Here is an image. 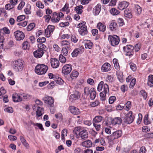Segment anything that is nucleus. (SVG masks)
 <instances>
[{
  "label": "nucleus",
  "mask_w": 153,
  "mask_h": 153,
  "mask_svg": "<svg viewBox=\"0 0 153 153\" xmlns=\"http://www.w3.org/2000/svg\"><path fill=\"white\" fill-rule=\"evenodd\" d=\"M24 62L21 59H16L12 63L13 69L17 72L21 71L24 68Z\"/></svg>",
  "instance_id": "nucleus-1"
},
{
  "label": "nucleus",
  "mask_w": 153,
  "mask_h": 153,
  "mask_svg": "<svg viewBox=\"0 0 153 153\" xmlns=\"http://www.w3.org/2000/svg\"><path fill=\"white\" fill-rule=\"evenodd\" d=\"M122 118L123 124H129L133 122L134 117L133 115L132 112L129 111L128 113L125 114L124 116L122 117Z\"/></svg>",
  "instance_id": "nucleus-2"
},
{
  "label": "nucleus",
  "mask_w": 153,
  "mask_h": 153,
  "mask_svg": "<svg viewBox=\"0 0 153 153\" xmlns=\"http://www.w3.org/2000/svg\"><path fill=\"white\" fill-rule=\"evenodd\" d=\"M48 69L47 66L43 64H41L38 65L36 67L35 71L37 74L42 75L45 74Z\"/></svg>",
  "instance_id": "nucleus-3"
},
{
  "label": "nucleus",
  "mask_w": 153,
  "mask_h": 153,
  "mask_svg": "<svg viewBox=\"0 0 153 153\" xmlns=\"http://www.w3.org/2000/svg\"><path fill=\"white\" fill-rule=\"evenodd\" d=\"M108 39L110 44L113 46L118 45L120 40L119 37L116 35H109Z\"/></svg>",
  "instance_id": "nucleus-4"
},
{
  "label": "nucleus",
  "mask_w": 153,
  "mask_h": 153,
  "mask_svg": "<svg viewBox=\"0 0 153 153\" xmlns=\"http://www.w3.org/2000/svg\"><path fill=\"white\" fill-rule=\"evenodd\" d=\"M122 134V131L119 130L113 132L111 135L107 136L109 142H112L115 139L120 137Z\"/></svg>",
  "instance_id": "nucleus-5"
},
{
  "label": "nucleus",
  "mask_w": 153,
  "mask_h": 153,
  "mask_svg": "<svg viewBox=\"0 0 153 153\" xmlns=\"http://www.w3.org/2000/svg\"><path fill=\"white\" fill-rule=\"evenodd\" d=\"M85 24V22H84L83 23H80L77 25V27L79 28L78 31L82 36H84L87 34L88 33L87 26L84 25Z\"/></svg>",
  "instance_id": "nucleus-6"
},
{
  "label": "nucleus",
  "mask_w": 153,
  "mask_h": 153,
  "mask_svg": "<svg viewBox=\"0 0 153 153\" xmlns=\"http://www.w3.org/2000/svg\"><path fill=\"white\" fill-rule=\"evenodd\" d=\"M123 50L126 53L125 54L126 56H132L133 55L134 52L133 50L134 47L131 45H128L123 47Z\"/></svg>",
  "instance_id": "nucleus-7"
},
{
  "label": "nucleus",
  "mask_w": 153,
  "mask_h": 153,
  "mask_svg": "<svg viewBox=\"0 0 153 153\" xmlns=\"http://www.w3.org/2000/svg\"><path fill=\"white\" fill-rule=\"evenodd\" d=\"M109 87L108 85L105 84L103 85V91L100 93V99L102 101H104L106 99V94L109 92Z\"/></svg>",
  "instance_id": "nucleus-8"
},
{
  "label": "nucleus",
  "mask_w": 153,
  "mask_h": 153,
  "mask_svg": "<svg viewBox=\"0 0 153 153\" xmlns=\"http://www.w3.org/2000/svg\"><path fill=\"white\" fill-rule=\"evenodd\" d=\"M42 100L45 103L48 105L50 107L54 106V100L52 97L46 95L43 98Z\"/></svg>",
  "instance_id": "nucleus-9"
},
{
  "label": "nucleus",
  "mask_w": 153,
  "mask_h": 153,
  "mask_svg": "<svg viewBox=\"0 0 153 153\" xmlns=\"http://www.w3.org/2000/svg\"><path fill=\"white\" fill-rule=\"evenodd\" d=\"M14 34L16 40L18 41L23 40L25 37L24 33L20 30L16 31Z\"/></svg>",
  "instance_id": "nucleus-10"
},
{
  "label": "nucleus",
  "mask_w": 153,
  "mask_h": 153,
  "mask_svg": "<svg viewBox=\"0 0 153 153\" xmlns=\"http://www.w3.org/2000/svg\"><path fill=\"white\" fill-rule=\"evenodd\" d=\"M71 65L70 64H66L62 67V73L65 75H68L71 72Z\"/></svg>",
  "instance_id": "nucleus-11"
},
{
  "label": "nucleus",
  "mask_w": 153,
  "mask_h": 153,
  "mask_svg": "<svg viewBox=\"0 0 153 153\" xmlns=\"http://www.w3.org/2000/svg\"><path fill=\"white\" fill-rule=\"evenodd\" d=\"M54 29V26L53 25H48L45 30V34L47 37H49L51 35Z\"/></svg>",
  "instance_id": "nucleus-12"
},
{
  "label": "nucleus",
  "mask_w": 153,
  "mask_h": 153,
  "mask_svg": "<svg viewBox=\"0 0 153 153\" xmlns=\"http://www.w3.org/2000/svg\"><path fill=\"white\" fill-rule=\"evenodd\" d=\"M80 97L79 93L77 91L74 92L73 94L71 95L69 97V100L71 102L78 99Z\"/></svg>",
  "instance_id": "nucleus-13"
},
{
  "label": "nucleus",
  "mask_w": 153,
  "mask_h": 153,
  "mask_svg": "<svg viewBox=\"0 0 153 153\" xmlns=\"http://www.w3.org/2000/svg\"><path fill=\"white\" fill-rule=\"evenodd\" d=\"M129 3L126 1H123L120 2L118 6V8L120 10H123L127 8L128 6Z\"/></svg>",
  "instance_id": "nucleus-14"
},
{
  "label": "nucleus",
  "mask_w": 153,
  "mask_h": 153,
  "mask_svg": "<svg viewBox=\"0 0 153 153\" xmlns=\"http://www.w3.org/2000/svg\"><path fill=\"white\" fill-rule=\"evenodd\" d=\"M84 51V48L83 47H81V49L76 48L71 53L73 57H76L78 55L82 53Z\"/></svg>",
  "instance_id": "nucleus-15"
},
{
  "label": "nucleus",
  "mask_w": 153,
  "mask_h": 153,
  "mask_svg": "<svg viewBox=\"0 0 153 153\" xmlns=\"http://www.w3.org/2000/svg\"><path fill=\"white\" fill-rule=\"evenodd\" d=\"M51 63L52 67L54 68H57L59 66V62L56 58L51 59Z\"/></svg>",
  "instance_id": "nucleus-16"
},
{
  "label": "nucleus",
  "mask_w": 153,
  "mask_h": 153,
  "mask_svg": "<svg viewBox=\"0 0 153 153\" xmlns=\"http://www.w3.org/2000/svg\"><path fill=\"white\" fill-rule=\"evenodd\" d=\"M69 110L72 114L74 115H78L80 113L79 109L74 106H70Z\"/></svg>",
  "instance_id": "nucleus-17"
},
{
  "label": "nucleus",
  "mask_w": 153,
  "mask_h": 153,
  "mask_svg": "<svg viewBox=\"0 0 153 153\" xmlns=\"http://www.w3.org/2000/svg\"><path fill=\"white\" fill-rule=\"evenodd\" d=\"M44 53L43 50L41 49H38L33 53L34 56L37 58L42 57Z\"/></svg>",
  "instance_id": "nucleus-18"
},
{
  "label": "nucleus",
  "mask_w": 153,
  "mask_h": 153,
  "mask_svg": "<svg viewBox=\"0 0 153 153\" xmlns=\"http://www.w3.org/2000/svg\"><path fill=\"white\" fill-rule=\"evenodd\" d=\"M121 123H123L122 119L119 117H115L111 120V123L113 125H120Z\"/></svg>",
  "instance_id": "nucleus-19"
},
{
  "label": "nucleus",
  "mask_w": 153,
  "mask_h": 153,
  "mask_svg": "<svg viewBox=\"0 0 153 153\" xmlns=\"http://www.w3.org/2000/svg\"><path fill=\"white\" fill-rule=\"evenodd\" d=\"M79 135L81 138L83 140H85L88 137V133L86 129H83L81 131Z\"/></svg>",
  "instance_id": "nucleus-20"
},
{
  "label": "nucleus",
  "mask_w": 153,
  "mask_h": 153,
  "mask_svg": "<svg viewBox=\"0 0 153 153\" xmlns=\"http://www.w3.org/2000/svg\"><path fill=\"white\" fill-rule=\"evenodd\" d=\"M110 64L108 63H105L102 66L101 70L103 72L108 71L110 70Z\"/></svg>",
  "instance_id": "nucleus-21"
},
{
  "label": "nucleus",
  "mask_w": 153,
  "mask_h": 153,
  "mask_svg": "<svg viewBox=\"0 0 153 153\" xmlns=\"http://www.w3.org/2000/svg\"><path fill=\"white\" fill-rule=\"evenodd\" d=\"M124 15L125 17L129 19L132 18L133 16L131 9H127L125 10L124 11Z\"/></svg>",
  "instance_id": "nucleus-22"
},
{
  "label": "nucleus",
  "mask_w": 153,
  "mask_h": 153,
  "mask_svg": "<svg viewBox=\"0 0 153 153\" xmlns=\"http://www.w3.org/2000/svg\"><path fill=\"white\" fill-rule=\"evenodd\" d=\"M101 5L98 4L94 8L93 12L96 16L98 15L100 13L101 10Z\"/></svg>",
  "instance_id": "nucleus-23"
},
{
  "label": "nucleus",
  "mask_w": 153,
  "mask_h": 153,
  "mask_svg": "<svg viewBox=\"0 0 153 153\" xmlns=\"http://www.w3.org/2000/svg\"><path fill=\"white\" fill-rule=\"evenodd\" d=\"M82 146L87 148L91 147L92 145H94L92 142L90 140L84 141L82 143Z\"/></svg>",
  "instance_id": "nucleus-24"
},
{
  "label": "nucleus",
  "mask_w": 153,
  "mask_h": 153,
  "mask_svg": "<svg viewBox=\"0 0 153 153\" xmlns=\"http://www.w3.org/2000/svg\"><path fill=\"white\" fill-rule=\"evenodd\" d=\"M103 119V117L101 116H96L93 119V123L99 124Z\"/></svg>",
  "instance_id": "nucleus-25"
},
{
  "label": "nucleus",
  "mask_w": 153,
  "mask_h": 153,
  "mask_svg": "<svg viewBox=\"0 0 153 153\" xmlns=\"http://www.w3.org/2000/svg\"><path fill=\"white\" fill-rule=\"evenodd\" d=\"M97 27L100 31L102 32H104L106 30V26L101 22H99L97 24Z\"/></svg>",
  "instance_id": "nucleus-26"
},
{
  "label": "nucleus",
  "mask_w": 153,
  "mask_h": 153,
  "mask_svg": "<svg viewBox=\"0 0 153 153\" xmlns=\"http://www.w3.org/2000/svg\"><path fill=\"white\" fill-rule=\"evenodd\" d=\"M89 94L90 98L91 100H94L95 99L96 95V92L94 88H91V90Z\"/></svg>",
  "instance_id": "nucleus-27"
},
{
  "label": "nucleus",
  "mask_w": 153,
  "mask_h": 153,
  "mask_svg": "<svg viewBox=\"0 0 153 153\" xmlns=\"http://www.w3.org/2000/svg\"><path fill=\"white\" fill-rule=\"evenodd\" d=\"M13 100L14 102H19L22 100L21 97L17 94L13 95L12 96Z\"/></svg>",
  "instance_id": "nucleus-28"
},
{
  "label": "nucleus",
  "mask_w": 153,
  "mask_h": 153,
  "mask_svg": "<svg viewBox=\"0 0 153 153\" xmlns=\"http://www.w3.org/2000/svg\"><path fill=\"white\" fill-rule=\"evenodd\" d=\"M43 108L38 107L36 111V117H38L42 116L43 111Z\"/></svg>",
  "instance_id": "nucleus-29"
},
{
  "label": "nucleus",
  "mask_w": 153,
  "mask_h": 153,
  "mask_svg": "<svg viewBox=\"0 0 153 153\" xmlns=\"http://www.w3.org/2000/svg\"><path fill=\"white\" fill-rule=\"evenodd\" d=\"M148 85L150 87L153 86V75H150L148 77Z\"/></svg>",
  "instance_id": "nucleus-30"
},
{
  "label": "nucleus",
  "mask_w": 153,
  "mask_h": 153,
  "mask_svg": "<svg viewBox=\"0 0 153 153\" xmlns=\"http://www.w3.org/2000/svg\"><path fill=\"white\" fill-rule=\"evenodd\" d=\"M61 44L62 46H65V47L68 49H71L70 43L69 42L66 40H63L61 42Z\"/></svg>",
  "instance_id": "nucleus-31"
},
{
  "label": "nucleus",
  "mask_w": 153,
  "mask_h": 153,
  "mask_svg": "<svg viewBox=\"0 0 153 153\" xmlns=\"http://www.w3.org/2000/svg\"><path fill=\"white\" fill-rule=\"evenodd\" d=\"M83 8L82 5H79L76 7L75 10H76V13L78 14H81L82 12V9Z\"/></svg>",
  "instance_id": "nucleus-32"
},
{
  "label": "nucleus",
  "mask_w": 153,
  "mask_h": 153,
  "mask_svg": "<svg viewBox=\"0 0 153 153\" xmlns=\"http://www.w3.org/2000/svg\"><path fill=\"white\" fill-rule=\"evenodd\" d=\"M117 27V23L115 22H111L109 25V28L111 30H115Z\"/></svg>",
  "instance_id": "nucleus-33"
},
{
  "label": "nucleus",
  "mask_w": 153,
  "mask_h": 153,
  "mask_svg": "<svg viewBox=\"0 0 153 153\" xmlns=\"http://www.w3.org/2000/svg\"><path fill=\"white\" fill-rule=\"evenodd\" d=\"M93 46L92 43L90 40H87L86 42L85 45V48L91 49Z\"/></svg>",
  "instance_id": "nucleus-34"
},
{
  "label": "nucleus",
  "mask_w": 153,
  "mask_h": 153,
  "mask_svg": "<svg viewBox=\"0 0 153 153\" xmlns=\"http://www.w3.org/2000/svg\"><path fill=\"white\" fill-rule=\"evenodd\" d=\"M134 10L136 13L138 15H139L140 14L142 11L141 7L137 4L135 5Z\"/></svg>",
  "instance_id": "nucleus-35"
},
{
  "label": "nucleus",
  "mask_w": 153,
  "mask_h": 153,
  "mask_svg": "<svg viewBox=\"0 0 153 153\" xmlns=\"http://www.w3.org/2000/svg\"><path fill=\"white\" fill-rule=\"evenodd\" d=\"M117 75L119 81L121 82H122L123 81V73L121 71L117 73Z\"/></svg>",
  "instance_id": "nucleus-36"
},
{
  "label": "nucleus",
  "mask_w": 153,
  "mask_h": 153,
  "mask_svg": "<svg viewBox=\"0 0 153 153\" xmlns=\"http://www.w3.org/2000/svg\"><path fill=\"white\" fill-rule=\"evenodd\" d=\"M38 49H41L43 50V51H46L47 49V48L46 47V46L42 43H40L38 45Z\"/></svg>",
  "instance_id": "nucleus-37"
},
{
  "label": "nucleus",
  "mask_w": 153,
  "mask_h": 153,
  "mask_svg": "<svg viewBox=\"0 0 153 153\" xmlns=\"http://www.w3.org/2000/svg\"><path fill=\"white\" fill-rule=\"evenodd\" d=\"M111 14L113 15H118L120 13L119 10L115 8H112L110 10Z\"/></svg>",
  "instance_id": "nucleus-38"
},
{
  "label": "nucleus",
  "mask_w": 153,
  "mask_h": 153,
  "mask_svg": "<svg viewBox=\"0 0 153 153\" xmlns=\"http://www.w3.org/2000/svg\"><path fill=\"white\" fill-rule=\"evenodd\" d=\"M22 48L24 50H27L29 48L30 46L27 41L24 42L22 44Z\"/></svg>",
  "instance_id": "nucleus-39"
},
{
  "label": "nucleus",
  "mask_w": 153,
  "mask_h": 153,
  "mask_svg": "<svg viewBox=\"0 0 153 153\" xmlns=\"http://www.w3.org/2000/svg\"><path fill=\"white\" fill-rule=\"evenodd\" d=\"M82 130L79 127H76L73 130V133L76 135H78V134H79L80 132Z\"/></svg>",
  "instance_id": "nucleus-40"
},
{
  "label": "nucleus",
  "mask_w": 153,
  "mask_h": 153,
  "mask_svg": "<svg viewBox=\"0 0 153 153\" xmlns=\"http://www.w3.org/2000/svg\"><path fill=\"white\" fill-rule=\"evenodd\" d=\"M25 18V16L21 15L18 16L17 18L16 22H17L23 21Z\"/></svg>",
  "instance_id": "nucleus-41"
},
{
  "label": "nucleus",
  "mask_w": 153,
  "mask_h": 153,
  "mask_svg": "<svg viewBox=\"0 0 153 153\" xmlns=\"http://www.w3.org/2000/svg\"><path fill=\"white\" fill-rule=\"evenodd\" d=\"M35 26V24L34 23H32L29 24L27 27V29L28 31L32 30Z\"/></svg>",
  "instance_id": "nucleus-42"
},
{
  "label": "nucleus",
  "mask_w": 153,
  "mask_h": 153,
  "mask_svg": "<svg viewBox=\"0 0 153 153\" xmlns=\"http://www.w3.org/2000/svg\"><path fill=\"white\" fill-rule=\"evenodd\" d=\"M0 33H4L6 34H8L10 33L9 30L6 27H4L3 29L0 30Z\"/></svg>",
  "instance_id": "nucleus-43"
},
{
  "label": "nucleus",
  "mask_w": 153,
  "mask_h": 153,
  "mask_svg": "<svg viewBox=\"0 0 153 153\" xmlns=\"http://www.w3.org/2000/svg\"><path fill=\"white\" fill-rule=\"evenodd\" d=\"M104 85V82L103 81L100 82L98 85L97 88V90L99 91H101L102 90L103 87V85Z\"/></svg>",
  "instance_id": "nucleus-44"
},
{
  "label": "nucleus",
  "mask_w": 153,
  "mask_h": 153,
  "mask_svg": "<svg viewBox=\"0 0 153 153\" xmlns=\"http://www.w3.org/2000/svg\"><path fill=\"white\" fill-rule=\"evenodd\" d=\"M31 124L33 125L34 126H37L39 127V128L42 131H43L44 130V129L42 125L41 124L38 123H35L32 122H31Z\"/></svg>",
  "instance_id": "nucleus-45"
},
{
  "label": "nucleus",
  "mask_w": 153,
  "mask_h": 153,
  "mask_svg": "<svg viewBox=\"0 0 153 153\" xmlns=\"http://www.w3.org/2000/svg\"><path fill=\"white\" fill-rule=\"evenodd\" d=\"M91 88H90L88 87H86L84 88V91L85 94L86 95H88L90 93Z\"/></svg>",
  "instance_id": "nucleus-46"
},
{
  "label": "nucleus",
  "mask_w": 153,
  "mask_h": 153,
  "mask_svg": "<svg viewBox=\"0 0 153 153\" xmlns=\"http://www.w3.org/2000/svg\"><path fill=\"white\" fill-rule=\"evenodd\" d=\"M17 25L18 26H20L23 27L26 26L27 24V22L26 21H22L21 22H18Z\"/></svg>",
  "instance_id": "nucleus-47"
},
{
  "label": "nucleus",
  "mask_w": 153,
  "mask_h": 153,
  "mask_svg": "<svg viewBox=\"0 0 153 153\" xmlns=\"http://www.w3.org/2000/svg\"><path fill=\"white\" fill-rule=\"evenodd\" d=\"M129 65L131 69L133 71H135L136 70V66L135 64L132 62L129 63Z\"/></svg>",
  "instance_id": "nucleus-48"
},
{
  "label": "nucleus",
  "mask_w": 153,
  "mask_h": 153,
  "mask_svg": "<svg viewBox=\"0 0 153 153\" xmlns=\"http://www.w3.org/2000/svg\"><path fill=\"white\" fill-rule=\"evenodd\" d=\"M100 104V102L98 100H96L95 102H91L90 105L91 107H95L98 105Z\"/></svg>",
  "instance_id": "nucleus-49"
},
{
  "label": "nucleus",
  "mask_w": 153,
  "mask_h": 153,
  "mask_svg": "<svg viewBox=\"0 0 153 153\" xmlns=\"http://www.w3.org/2000/svg\"><path fill=\"white\" fill-rule=\"evenodd\" d=\"M144 123L146 125H148L150 124L151 122L150 121L148 120V115L147 114V115H146L144 119Z\"/></svg>",
  "instance_id": "nucleus-50"
},
{
  "label": "nucleus",
  "mask_w": 153,
  "mask_h": 153,
  "mask_svg": "<svg viewBox=\"0 0 153 153\" xmlns=\"http://www.w3.org/2000/svg\"><path fill=\"white\" fill-rule=\"evenodd\" d=\"M59 59L60 61L62 63H65L66 61V58L62 55H59Z\"/></svg>",
  "instance_id": "nucleus-51"
},
{
  "label": "nucleus",
  "mask_w": 153,
  "mask_h": 153,
  "mask_svg": "<svg viewBox=\"0 0 153 153\" xmlns=\"http://www.w3.org/2000/svg\"><path fill=\"white\" fill-rule=\"evenodd\" d=\"M36 6L39 8H43L44 7V5L40 1L36 2Z\"/></svg>",
  "instance_id": "nucleus-52"
},
{
  "label": "nucleus",
  "mask_w": 153,
  "mask_h": 153,
  "mask_svg": "<svg viewBox=\"0 0 153 153\" xmlns=\"http://www.w3.org/2000/svg\"><path fill=\"white\" fill-rule=\"evenodd\" d=\"M141 48L140 43H138L134 45L135 51L136 52H138Z\"/></svg>",
  "instance_id": "nucleus-53"
},
{
  "label": "nucleus",
  "mask_w": 153,
  "mask_h": 153,
  "mask_svg": "<svg viewBox=\"0 0 153 153\" xmlns=\"http://www.w3.org/2000/svg\"><path fill=\"white\" fill-rule=\"evenodd\" d=\"M116 100V97L114 96H112L110 97L109 99V102L110 104L114 103Z\"/></svg>",
  "instance_id": "nucleus-54"
},
{
  "label": "nucleus",
  "mask_w": 153,
  "mask_h": 153,
  "mask_svg": "<svg viewBox=\"0 0 153 153\" xmlns=\"http://www.w3.org/2000/svg\"><path fill=\"white\" fill-rule=\"evenodd\" d=\"M55 117L56 118L60 121H62V115L60 113H58L57 114H55Z\"/></svg>",
  "instance_id": "nucleus-55"
},
{
  "label": "nucleus",
  "mask_w": 153,
  "mask_h": 153,
  "mask_svg": "<svg viewBox=\"0 0 153 153\" xmlns=\"http://www.w3.org/2000/svg\"><path fill=\"white\" fill-rule=\"evenodd\" d=\"M37 42L40 43H44L46 41V39L44 37H39L37 39Z\"/></svg>",
  "instance_id": "nucleus-56"
},
{
  "label": "nucleus",
  "mask_w": 153,
  "mask_h": 153,
  "mask_svg": "<svg viewBox=\"0 0 153 153\" xmlns=\"http://www.w3.org/2000/svg\"><path fill=\"white\" fill-rule=\"evenodd\" d=\"M79 75L78 72L76 71H72L71 74V76L72 77H77Z\"/></svg>",
  "instance_id": "nucleus-57"
},
{
  "label": "nucleus",
  "mask_w": 153,
  "mask_h": 153,
  "mask_svg": "<svg viewBox=\"0 0 153 153\" xmlns=\"http://www.w3.org/2000/svg\"><path fill=\"white\" fill-rule=\"evenodd\" d=\"M27 8H26L25 9V12L26 14H30L31 13L30 11L29 10V9L30 7V6L28 4L27 6Z\"/></svg>",
  "instance_id": "nucleus-58"
},
{
  "label": "nucleus",
  "mask_w": 153,
  "mask_h": 153,
  "mask_svg": "<svg viewBox=\"0 0 153 153\" xmlns=\"http://www.w3.org/2000/svg\"><path fill=\"white\" fill-rule=\"evenodd\" d=\"M14 7L13 5H12L10 3L6 4L5 6V8L7 10H9L13 8Z\"/></svg>",
  "instance_id": "nucleus-59"
},
{
  "label": "nucleus",
  "mask_w": 153,
  "mask_h": 153,
  "mask_svg": "<svg viewBox=\"0 0 153 153\" xmlns=\"http://www.w3.org/2000/svg\"><path fill=\"white\" fill-rule=\"evenodd\" d=\"M4 111L5 112H7L8 113H11L13 112V110L12 107H9L8 108H5L4 109Z\"/></svg>",
  "instance_id": "nucleus-60"
},
{
  "label": "nucleus",
  "mask_w": 153,
  "mask_h": 153,
  "mask_svg": "<svg viewBox=\"0 0 153 153\" xmlns=\"http://www.w3.org/2000/svg\"><path fill=\"white\" fill-rule=\"evenodd\" d=\"M144 99L146 100L147 97L146 93L144 90H142L140 91Z\"/></svg>",
  "instance_id": "nucleus-61"
},
{
  "label": "nucleus",
  "mask_w": 153,
  "mask_h": 153,
  "mask_svg": "<svg viewBox=\"0 0 153 153\" xmlns=\"http://www.w3.org/2000/svg\"><path fill=\"white\" fill-rule=\"evenodd\" d=\"M25 5V2L22 1L18 7V9L19 10H21Z\"/></svg>",
  "instance_id": "nucleus-62"
},
{
  "label": "nucleus",
  "mask_w": 153,
  "mask_h": 153,
  "mask_svg": "<svg viewBox=\"0 0 153 153\" xmlns=\"http://www.w3.org/2000/svg\"><path fill=\"white\" fill-rule=\"evenodd\" d=\"M136 82V79L135 78L133 79L130 84V88H133Z\"/></svg>",
  "instance_id": "nucleus-63"
},
{
  "label": "nucleus",
  "mask_w": 153,
  "mask_h": 153,
  "mask_svg": "<svg viewBox=\"0 0 153 153\" xmlns=\"http://www.w3.org/2000/svg\"><path fill=\"white\" fill-rule=\"evenodd\" d=\"M62 51L63 53L64 56H67L68 55V52L67 48L66 47L62 48Z\"/></svg>",
  "instance_id": "nucleus-64"
}]
</instances>
